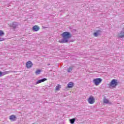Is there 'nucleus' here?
I'll list each match as a JSON object with an SVG mask.
<instances>
[{
	"label": "nucleus",
	"mask_w": 124,
	"mask_h": 124,
	"mask_svg": "<svg viewBox=\"0 0 124 124\" xmlns=\"http://www.w3.org/2000/svg\"><path fill=\"white\" fill-rule=\"evenodd\" d=\"M62 39L59 41L60 43H67L68 42V40L69 38H71L72 35L70 33V32L68 31L63 32L62 34Z\"/></svg>",
	"instance_id": "obj_1"
},
{
	"label": "nucleus",
	"mask_w": 124,
	"mask_h": 124,
	"mask_svg": "<svg viewBox=\"0 0 124 124\" xmlns=\"http://www.w3.org/2000/svg\"><path fill=\"white\" fill-rule=\"evenodd\" d=\"M118 86V80L117 79H113L111 80L109 84V89H114Z\"/></svg>",
	"instance_id": "obj_2"
},
{
	"label": "nucleus",
	"mask_w": 124,
	"mask_h": 124,
	"mask_svg": "<svg viewBox=\"0 0 124 124\" xmlns=\"http://www.w3.org/2000/svg\"><path fill=\"white\" fill-rule=\"evenodd\" d=\"M102 82V79L100 78H95L93 80V83L95 86H98Z\"/></svg>",
	"instance_id": "obj_3"
},
{
	"label": "nucleus",
	"mask_w": 124,
	"mask_h": 124,
	"mask_svg": "<svg viewBox=\"0 0 124 124\" xmlns=\"http://www.w3.org/2000/svg\"><path fill=\"white\" fill-rule=\"evenodd\" d=\"M88 101L90 104H93L95 102L94 98L93 96H91L88 98Z\"/></svg>",
	"instance_id": "obj_4"
},
{
	"label": "nucleus",
	"mask_w": 124,
	"mask_h": 124,
	"mask_svg": "<svg viewBox=\"0 0 124 124\" xmlns=\"http://www.w3.org/2000/svg\"><path fill=\"white\" fill-rule=\"evenodd\" d=\"M101 32H102V31L101 30H97L93 33V35L95 37H97L98 35H100V34H101Z\"/></svg>",
	"instance_id": "obj_5"
},
{
	"label": "nucleus",
	"mask_w": 124,
	"mask_h": 124,
	"mask_svg": "<svg viewBox=\"0 0 124 124\" xmlns=\"http://www.w3.org/2000/svg\"><path fill=\"white\" fill-rule=\"evenodd\" d=\"M32 30L33 31H38L40 30V28L37 25H35L33 26Z\"/></svg>",
	"instance_id": "obj_6"
},
{
	"label": "nucleus",
	"mask_w": 124,
	"mask_h": 124,
	"mask_svg": "<svg viewBox=\"0 0 124 124\" xmlns=\"http://www.w3.org/2000/svg\"><path fill=\"white\" fill-rule=\"evenodd\" d=\"M32 65H33V64H32V63L31 61H28L26 63V67L27 68H31V67Z\"/></svg>",
	"instance_id": "obj_7"
},
{
	"label": "nucleus",
	"mask_w": 124,
	"mask_h": 124,
	"mask_svg": "<svg viewBox=\"0 0 124 124\" xmlns=\"http://www.w3.org/2000/svg\"><path fill=\"white\" fill-rule=\"evenodd\" d=\"M45 81H47V78H42L41 79L38 80L36 82V85L40 84V83H43V82H45Z\"/></svg>",
	"instance_id": "obj_8"
},
{
	"label": "nucleus",
	"mask_w": 124,
	"mask_h": 124,
	"mask_svg": "<svg viewBox=\"0 0 124 124\" xmlns=\"http://www.w3.org/2000/svg\"><path fill=\"white\" fill-rule=\"evenodd\" d=\"M118 37H119L120 38H124V31H121L118 34Z\"/></svg>",
	"instance_id": "obj_9"
},
{
	"label": "nucleus",
	"mask_w": 124,
	"mask_h": 124,
	"mask_svg": "<svg viewBox=\"0 0 124 124\" xmlns=\"http://www.w3.org/2000/svg\"><path fill=\"white\" fill-rule=\"evenodd\" d=\"M103 102L104 103H106V104H112V103L109 102V100L105 97L104 98Z\"/></svg>",
	"instance_id": "obj_10"
},
{
	"label": "nucleus",
	"mask_w": 124,
	"mask_h": 124,
	"mask_svg": "<svg viewBox=\"0 0 124 124\" xmlns=\"http://www.w3.org/2000/svg\"><path fill=\"white\" fill-rule=\"evenodd\" d=\"M9 119L12 122H14V121H16V116L14 115H11Z\"/></svg>",
	"instance_id": "obj_11"
},
{
	"label": "nucleus",
	"mask_w": 124,
	"mask_h": 124,
	"mask_svg": "<svg viewBox=\"0 0 124 124\" xmlns=\"http://www.w3.org/2000/svg\"><path fill=\"white\" fill-rule=\"evenodd\" d=\"M17 26H18V23H17V22H13V23L11 24V27H12L13 28H14V29L16 28Z\"/></svg>",
	"instance_id": "obj_12"
},
{
	"label": "nucleus",
	"mask_w": 124,
	"mask_h": 124,
	"mask_svg": "<svg viewBox=\"0 0 124 124\" xmlns=\"http://www.w3.org/2000/svg\"><path fill=\"white\" fill-rule=\"evenodd\" d=\"M73 85H74L73 82H70L68 83L67 87L69 88H72V87H73Z\"/></svg>",
	"instance_id": "obj_13"
},
{
	"label": "nucleus",
	"mask_w": 124,
	"mask_h": 124,
	"mask_svg": "<svg viewBox=\"0 0 124 124\" xmlns=\"http://www.w3.org/2000/svg\"><path fill=\"white\" fill-rule=\"evenodd\" d=\"M76 120V118H74L70 119L69 121H70V124H74V123H75Z\"/></svg>",
	"instance_id": "obj_14"
},
{
	"label": "nucleus",
	"mask_w": 124,
	"mask_h": 124,
	"mask_svg": "<svg viewBox=\"0 0 124 124\" xmlns=\"http://www.w3.org/2000/svg\"><path fill=\"white\" fill-rule=\"evenodd\" d=\"M40 72H41V70H37L35 72L36 75H38V74H40Z\"/></svg>",
	"instance_id": "obj_15"
},
{
	"label": "nucleus",
	"mask_w": 124,
	"mask_h": 124,
	"mask_svg": "<svg viewBox=\"0 0 124 124\" xmlns=\"http://www.w3.org/2000/svg\"><path fill=\"white\" fill-rule=\"evenodd\" d=\"M4 35V32L3 31L0 30V36H3Z\"/></svg>",
	"instance_id": "obj_16"
},
{
	"label": "nucleus",
	"mask_w": 124,
	"mask_h": 124,
	"mask_svg": "<svg viewBox=\"0 0 124 124\" xmlns=\"http://www.w3.org/2000/svg\"><path fill=\"white\" fill-rule=\"evenodd\" d=\"M72 70V67H70L68 68V70H67V72H71Z\"/></svg>",
	"instance_id": "obj_17"
},
{
	"label": "nucleus",
	"mask_w": 124,
	"mask_h": 124,
	"mask_svg": "<svg viewBox=\"0 0 124 124\" xmlns=\"http://www.w3.org/2000/svg\"><path fill=\"white\" fill-rule=\"evenodd\" d=\"M60 88H61V85H58L57 86H56V91H59V90H60Z\"/></svg>",
	"instance_id": "obj_18"
},
{
	"label": "nucleus",
	"mask_w": 124,
	"mask_h": 124,
	"mask_svg": "<svg viewBox=\"0 0 124 124\" xmlns=\"http://www.w3.org/2000/svg\"><path fill=\"white\" fill-rule=\"evenodd\" d=\"M1 77H2L3 75H6V74H7V73H6V72H1Z\"/></svg>",
	"instance_id": "obj_19"
},
{
	"label": "nucleus",
	"mask_w": 124,
	"mask_h": 124,
	"mask_svg": "<svg viewBox=\"0 0 124 124\" xmlns=\"http://www.w3.org/2000/svg\"><path fill=\"white\" fill-rule=\"evenodd\" d=\"M3 40H4V39L2 38H0V41H3Z\"/></svg>",
	"instance_id": "obj_20"
},
{
	"label": "nucleus",
	"mask_w": 124,
	"mask_h": 124,
	"mask_svg": "<svg viewBox=\"0 0 124 124\" xmlns=\"http://www.w3.org/2000/svg\"><path fill=\"white\" fill-rule=\"evenodd\" d=\"M0 77H1V71H0Z\"/></svg>",
	"instance_id": "obj_21"
},
{
	"label": "nucleus",
	"mask_w": 124,
	"mask_h": 124,
	"mask_svg": "<svg viewBox=\"0 0 124 124\" xmlns=\"http://www.w3.org/2000/svg\"><path fill=\"white\" fill-rule=\"evenodd\" d=\"M48 65H50V64H48Z\"/></svg>",
	"instance_id": "obj_22"
}]
</instances>
